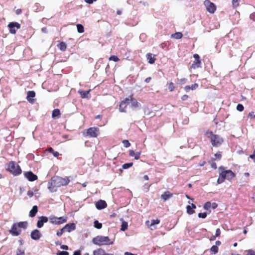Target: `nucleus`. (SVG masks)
<instances>
[{"label":"nucleus","mask_w":255,"mask_h":255,"mask_svg":"<svg viewBox=\"0 0 255 255\" xmlns=\"http://www.w3.org/2000/svg\"><path fill=\"white\" fill-rule=\"evenodd\" d=\"M206 135L210 139L211 142L213 146L218 147L224 141L223 138L220 135L214 134L212 131H207L206 132Z\"/></svg>","instance_id":"obj_1"},{"label":"nucleus","mask_w":255,"mask_h":255,"mask_svg":"<svg viewBox=\"0 0 255 255\" xmlns=\"http://www.w3.org/2000/svg\"><path fill=\"white\" fill-rule=\"evenodd\" d=\"M236 176V174L231 170H222L219 174V177L217 180L218 184L222 183L225 179L231 181Z\"/></svg>","instance_id":"obj_2"},{"label":"nucleus","mask_w":255,"mask_h":255,"mask_svg":"<svg viewBox=\"0 0 255 255\" xmlns=\"http://www.w3.org/2000/svg\"><path fill=\"white\" fill-rule=\"evenodd\" d=\"M110 242V239L108 237L98 236L94 238L92 240L93 244L98 246H102L104 245H112L113 242Z\"/></svg>","instance_id":"obj_3"},{"label":"nucleus","mask_w":255,"mask_h":255,"mask_svg":"<svg viewBox=\"0 0 255 255\" xmlns=\"http://www.w3.org/2000/svg\"><path fill=\"white\" fill-rule=\"evenodd\" d=\"M6 170L14 176L18 175L21 173L20 166L14 161H10L7 164Z\"/></svg>","instance_id":"obj_4"},{"label":"nucleus","mask_w":255,"mask_h":255,"mask_svg":"<svg viewBox=\"0 0 255 255\" xmlns=\"http://www.w3.org/2000/svg\"><path fill=\"white\" fill-rule=\"evenodd\" d=\"M49 220L52 224L54 225H61L65 223L67 221V216H62L60 217H57L54 216H50L49 217Z\"/></svg>","instance_id":"obj_5"},{"label":"nucleus","mask_w":255,"mask_h":255,"mask_svg":"<svg viewBox=\"0 0 255 255\" xmlns=\"http://www.w3.org/2000/svg\"><path fill=\"white\" fill-rule=\"evenodd\" d=\"M52 179L53 181V184L55 186H57V187L66 185L70 181L68 178H64L60 177H54Z\"/></svg>","instance_id":"obj_6"},{"label":"nucleus","mask_w":255,"mask_h":255,"mask_svg":"<svg viewBox=\"0 0 255 255\" xmlns=\"http://www.w3.org/2000/svg\"><path fill=\"white\" fill-rule=\"evenodd\" d=\"M204 4L207 10L209 12L211 13H214L216 9V6L213 2H211L209 0H205L204 2Z\"/></svg>","instance_id":"obj_7"},{"label":"nucleus","mask_w":255,"mask_h":255,"mask_svg":"<svg viewBox=\"0 0 255 255\" xmlns=\"http://www.w3.org/2000/svg\"><path fill=\"white\" fill-rule=\"evenodd\" d=\"M8 27L9 28L10 33L15 34L16 30L20 28V25L18 22H11L8 24Z\"/></svg>","instance_id":"obj_8"},{"label":"nucleus","mask_w":255,"mask_h":255,"mask_svg":"<svg viewBox=\"0 0 255 255\" xmlns=\"http://www.w3.org/2000/svg\"><path fill=\"white\" fill-rule=\"evenodd\" d=\"M99 133V129L97 128H90L87 130V135L91 137H96Z\"/></svg>","instance_id":"obj_9"},{"label":"nucleus","mask_w":255,"mask_h":255,"mask_svg":"<svg viewBox=\"0 0 255 255\" xmlns=\"http://www.w3.org/2000/svg\"><path fill=\"white\" fill-rule=\"evenodd\" d=\"M9 233L13 236H18L21 232V230L17 225V224L14 223L11 227V228L9 231Z\"/></svg>","instance_id":"obj_10"},{"label":"nucleus","mask_w":255,"mask_h":255,"mask_svg":"<svg viewBox=\"0 0 255 255\" xmlns=\"http://www.w3.org/2000/svg\"><path fill=\"white\" fill-rule=\"evenodd\" d=\"M129 98L128 97L121 102L119 107V110L121 112H126V108L127 106L129 104Z\"/></svg>","instance_id":"obj_11"},{"label":"nucleus","mask_w":255,"mask_h":255,"mask_svg":"<svg viewBox=\"0 0 255 255\" xmlns=\"http://www.w3.org/2000/svg\"><path fill=\"white\" fill-rule=\"evenodd\" d=\"M160 223L159 219L151 220V221H147L145 222L146 225L151 230H155L156 228L155 225H157Z\"/></svg>","instance_id":"obj_12"},{"label":"nucleus","mask_w":255,"mask_h":255,"mask_svg":"<svg viewBox=\"0 0 255 255\" xmlns=\"http://www.w3.org/2000/svg\"><path fill=\"white\" fill-rule=\"evenodd\" d=\"M42 235L40 231L37 229L32 231L30 234V237L34 240H38L41 237Z\"/></svg>","instance_id":"obj_13"},{"label":"nucleus","mask_w":255,"mask_h":255,"mask_svg":"<svg viewBox=\"0 0 255 255\" xmlns=\"http://www.w3.org/2000/svg\"><path fill=\"white\" fill-rule=\"evenodd\" d=\"M24 175V176L30 181H34L37 179V176L31 171L25 172Z\"/></svg>","instance_id":"obj_14"},{"label":"nucleus","mask_w":255,"mask_h":255,"mask_svg":"<svg viewBox=\"0 0 255 255\" xmlns=\"http://www.w3.org/2000/svg\"><path fill=\"white\" fill-rule=\"evenodd\" d=\"M47 217L41 216L39 218V220L37 221V227L38 228H41L43 226L44 223H47L48 221Z\"/></svg>","instance_id":"obj_15"},{"label":"nucleus","mask_w":255,"mask_h":255,"mask_svg":"<svg viewBox=\"0 0 255 255\" xmlns=\"http://www.w3.org/2000/svg\"><path fill=\"white\" fill-rule=\"evenodd\" d=\"M172 193L168 191H166L161 195L160 197L164 201H166L172 197Z\"/></svg>","instance_id":"obj_16"},{"label":"nucleus","mask_w":255,"mask_h":255,"mask_svg":"<svg viewBox=\"0 0 255 255\" xmlns=\"http://www.w3.org/2000/svg\"><path fill=\"white\" fill-rule=\"evenodd\" d=\"M35 96V93L33 91H29L27 93V100L30 103H33L34 100L33 99Z\"/></svg>","instance_id":"obj_17"},{"label":"nucleus","mask_w":255,"mask_h":255,"mask_svg":"<svg viewBox=\"0 0 255 255\" xmlns=\"http://www.w3.org/2000/svg\"><path fill=\"white\" fill-rule=\"evenodd\" d=\"M107 205L106 202L104 201L100 200L96 203V207L99 210H102L105 208Z\"/></svg>","instance_id":"obj_18"},{"label":"nucleus","mask_w":255,"mask_h":255,"mask_svg":"<svg viewBox=\"0 0 255 255\" xmlns=\"http://www.w3.org/2000/svg\"><path fill=\"white\" fill-rule=\"evenodd\" d=\"M63 228L65 231L69 233L75 230L76 226L74 223L67 224Z\"/></svg>","instance_id":"obj_19"},{"label":"nucleus","mask_w":255,"mask_h":255,"mask_svg":"<svg viewBox=\"0 0 255 255\" xmlns=\"http://www.w3.org/2000/svg\"><path fill=\"white\" fill-rule=\"evenodd\" d=\"M129 98V103H131V107L132 108H136L140 106V104L136 101V99L132 98V96L128 97Z\"/></svg>","instance_id":"obj_20"},{"label":"nucleus","mask_w":255,"mask_h":255,"mask_svg":"<svg viewBox=\"0 0 255 255\" xmlns=\"http://www.w3.org/2000/svg\"><path fill=\"white\" fill-rule=\"evenodd\" d=\"M196 208V206L191 203V205H188L186 207V211L189 215H192L195 213L194 209Z\"/></svg>","instance_id":"obj_21"},{"label":"nucleus","mask_w":255,"mask_h":255,"mask_svg":"<svg viewBox=\"0 0 255 255\" xmlns=\"http://www.w3.org/2000/svg\"><path fill=\"white\" fill-rule=\"evenodd\" d=\"M57 186H55L53 184V181L52 179L51 182H48V189L50 192H54L57 191Z\"/></svg>","instance_id":"obj_22"},{"label":"nucleus","mask_w":255,"mask_h":255,"mask_svg":"<svg viewBox=\"0 0 255 255\" xmlns=\"http://www.w3.org/2000/svg\"><path fill=\"white\" fill-rule=\"evenodd\" d=\"M198 87V85L196 83H195L191 86H186L184 87V90L186 92H188L190 90H194L197 89Z\"/></svg>","instance_id":"obj_23"},{"label":"nucleus","mask_w":255,"mask_h":255,"mask_svg":"<svg viewBox=\"0 0 255 255\" xmlns=\"http://www.w3.org/2000/svg\"><path fill=\"white\" fill-rule=\"evenodd\" d=\"M38 212L37 206L35 205L33 206L32 209L30 211L29 216L30 217H34Z\"/></svg>","instance_id":"obj_24"},{"label":"nucleus","mask_w":255,"mask_h":255,"mask_svg":"<svg viewBox=\"0 0 255 255\" xmlns=\"http://www.w3.org/2000/svg\"><path fill=\"white\" fill-rule=\"evenodd\" d=\"M146 57L148 60L149 63L153 64L155 62V58H154V55L153 56L151 53H147Z\"/></svg>","instance_id":"obj_25"},{"label":"nucleus","mask_w":255,"mask_h":255,"mask_svg":"<svg viewBox=\"0 0 255 255\" xmlns=\"http://www.w3.org/2000/svg\"><path fill=\"white\" fill-rule=\"evenodd\" d=\"M53 118H59L60 117V112L59 109H55L53 111L52 114Z\"/></svg>","instance_id":"obj_26"},{"label":"nucleus","mask_w":255,"mask_h":255,"mask_svg":"<svg viewBox=\"0 0 255 255\" xmlns=\"http://www.w3.org/2000/svg\"><path fill=\"white\" fill-rule=\"evenodd\" d=\"M183 34L181 32H177L174 34H172L171 36L172 38H175L176 39H179L182 37Z\"/></svg>","instance_id":"obj_27"},{"label":"nucleus","mask_w":255,"mask_h":255,"mask_svg":"<svg viewBox=\"0 0 255 255\" xmlns=\"http://www.w3.org/2000/svg\"><path fill=\"white\" fill-rule=\"evenodd\" d=\"M201 66V61L200 60H195L194 62L192 63L191 65V68L193 69H196L197 68H199Z\"/></svg>","instance_id":"obj_28"},{"label":"nucleus","mask_w":255,"mask_h":255,"mask_svg":"<svg viewBox=\"0 0 255 255\" xmlns=\"http://www.w3.org/2000/svg\"><path fill=\"white\" fill-rule=\"evenodd\" d=\"M105 251L102 249H99L98 250L93 251L94 255H104Z\"/></svg>","instance_id":"obj_29"},{"label":"nucleus","mask_w":255,"mask_h":255,"mask_svg":"<svg viewBox=\"0 0 255 255\" xmlns=\"http://www.w3.org/2000/svg\"><path fill=\"white\" fill-rule=\"evenodd\" d=\"M90 90L88 91H79L78 92L82 98H88V95Z\"/></svg>","instance_id":"obj_30"},{"label":"nucleus","mask_w":255,"mask_h":255,"mask_svg":"<svg viewBox=\"0 0 255 255\" xmlns=\"http://www.w3.org/2000/svg\"><path fill=\"white\" fill-rule=\"evenodd\" d=\"M18 227L20 228L26 229L27 226V222H20L16 223Z\"/></svg>","instance_id":"obj_31"},{"label":"nucleus","mask_w":255,"mask_h":255,"mask_svg":"<svg viewBox=\"0 0 255 255\" xmlns=\"http://www.w3.org/2000/svg\"><path fill=\"white\" fill-rule=\"evenodd\" d=\"M58 48L61 50V51H64L66 49V44H65V43L63 42H60L58 45Z\"/></svg>","instance_id":"obj_32"},{"label":"nucleus","mask_w":255,"mask_h":255,"mask_svg":"<svg viewBox=\"0 0 255 255\" xmlns=\"http://www.w3.org/2000/svg\"><path fill=\"white\" fill-rule=\"evenodd\" d=\"M47 151L51 152L53 155V156L54 157H57L59 155V152L57 151H54V150L53 149V148L52 147L48 148L47 149Z\"/></svg>","instance_id":"obj_33"},{"label":"nucleus","mask_w":255,"mask_h":255,"mask_svg":"<svg viewBox=\"0 0 255 255\" xmlns=\"http://www.w3.org/2000/svg\"><path fill=\"white\" fill-rule=\"evenodd\" d=\"M215 159L214 157H212L209 162L210 163L211 167L213 168L216 169L217 168V167L216 164L215 162Z\"/></svg>","instance_id":"obj_34"},{"label":"nucleus","mask_w":255,"mask_h":255,"mask_svg":"<svg viewBox=\"0 0 255 255\" xmlns=\"http://www.w3.org/2000/svg\"><path fill=\"white\" fill-rule=\"evenodd\" d=\"M94 226L95 228H97L98 229H100L102 227V223H99L98 222V221L95 220L94 222Z\"/></svg>","instance_id":"obj_35"},{"label":"nucleus","mask_w":255,"mask_h":255,"mask_svg":"<svg viewBox=\"0 0 255 255\" xmlns=\"http://www.w3.org/2000/svg\"><path fill=\"white\" fill-rule=\"evenodd\" d=\"M128 227V224L127 222L123 221L122 222V225H121V230L123 231H126Z\"/></svg>","instance_id":"obj_36"},{"label":"nucleus","mask_w":255,"mask_h":255,"mask_svg":"<svg viewBox=\"0 0 255 255\" xmlns=\"http://www.w3.org/2000/svg\"><path fill=\"white\" fill-rule=\"evenodd\" d=\"M210 252L213 254H216L218 252V247L217 246H213L210 249Z\"/></svg>","instance_id":"obj_37"},{"label":"nucleus","mask_w":255,"mask_h":255,"mask_svg":"<svg viewBox=\"0 0 255 255\" xmlns=\"http://www.w3.org/2000/svg\"><path fill=\"white\" fill-rule=\"evenodd\" d=\"M77 28V30L79 33H83L84 31V26L80 24H78L76 25Z\"/></svg>","instance_id":"obj_38"},{"label":"nucleus","mask_w":255,"mask_h":255,"mask_svg":"<svg viewBox=\"0 0 255 255\" xmlns=\"http://www.w3.org/2000/svg\"><path fill=\"white\" fill-rule=\"evenodd\" d=\"M109 60L113 61L115 62H118L119 61V58L116 55H112L109 58Z\"/></svg>","instance_id":"obj_39"},{"label":"nucleus","mask_w":255,"mask_h":255,"mask_svg":"<svg viewBox=\"0 0 255 255\" xmlns=\"http://www.w3.org/2000/svg\"><path fill=\"white\" fill-rule=\"evenodd\" d=\"M133 165L132 162H129L128 163H125L123 165L122 167L123 169H128L130 167H131Z\"/></svg>","instance_id":"obj_40"},{"label":"nucleus","mask_w":255,"mask_h":255,"mask_svg":"<svg viewBox=\"0 0 255 255\" xmlns=\"http://www.w3.org/2000/svg\"><path fill=\"white\" fill-rule=\"evenodd\" d=\"M222 157V154L221 152H218L214 155V158L216 160H220Z\"/></svg>","instance_id":"obj_41"},{"label":"nucleus","mask_w":255,"mask_h":255,"mask_svg":"<svg viewBox=\"0 0 255 255\" xmlns=\"http://www.w3.org/2000/svg\"><path fill=\"white\" fill-rule=\"evenodd\" d=\"M211 207V203L210 202H207L204 205V209L208 210Z\"/></svg>","instance_id":"obj_42"},{"label":"nucleus","mask_w":255,"mask_h":255,"mask_svg":"<svg viewBox=\"0 0 255 255\" xmlns=\"http://www.w3.org/2000/svg\"><path fill=\"white\" fill-rule=\"evenodd\" d=\"M65 232L64 228L61 229L59 231H58L56 233V235L58 237H60L62 235L63 233Z\"/></svg>","instance_id":"obj_43"},{"label":"nucleus","mask_w":255,"mask_h":255,"mask_svg":"<svg viewBox=\"0 0 255 255\" xmlns=\"http://www.w3.org/2000/svg\"><path fill=\"white\" fill-rule=\"evenodd\" d=\"M16 255H25L24 251L21 249H17Z\"/></svg>","instance_id":"obj_44"},{"label":"nucleus","mask_w":255,"mask_h":255,"mask_svg":"<svg viewBox=\"0 0 255 255\" xmlns=\"http://www.w3.org/2000/svg\"><path fill=\"white\" fill-rule=\"evenodd\" d=\"M174 89L175 87L174 86L173 83L172 82H170L169 84L168 89L170 91L172 92L174 90Z\"/></svg>","instance_id":"obj_45"},{"label":"nucleus","mask_w":255,"mask_h":255,"mask_svg":"<svg viewBox=\"0 0 255 255\" xmlns=\"http://www.w3.org/2000/svg\"><path fill=\"white\" fill-rule=\"evenodd\" d=\"M237 110L240 112H242L244 110V106L240 104H239L237 106Z\"/></svg>","instance_id":"obj_46"},{"label":"nucleus","mask_w":255,"mask_h":255,"mask_svg":"<svg viewBox=\"0 0 255 255\" xmlns=\"http://www.w3.org/2000/svg\"><path fill=\"white\" fill-rule=\"evenodd\" d=\"M123 143L124 144V146L126 147H128L130 145L129 142L128 140H123Z\"/></svg>","instance_id":"obj_47"},{"label":"nucleus","mask_w":255,"mask_h":255,"mask_svg":"<svg viewBox=\"0 0 255 255\" xmlns=\"http://www.w3.org/2000/svg\"><path fill=\"white\" fill-rule=\"evenodd\" d=\"M198 216L199 218L204 219L207 216V213L206 212L200 213L198 214Z\"/></svg>","instance_id":"obj_48"},{"label":"nucleus","mask_w":255,"mask_h":255,"mask_svg":"<svg viewBox=\"0 0 255 255\" xmlns=\"http://www.w3.org/2000/svg\"><path fill=\"white\" fill-rule=\"evenodd\" d=\"M187 80L186 78H182L178 80V83L180 84H184L187 82Z\"/></svg>","instance_id":"obj_49"},{"label":"nucleus","mask_w":255,"mask_h":255,"mask_svg":"<svg viewBox=\"0 0 255 255\" xmlns=\"http://www.w3.org/2000/svg\"><path fill=\"white\" fill-rule=\"evenodd\" d=\"M247 252L246 255H255V252L252 250H249L247 251Z\"/></svg>","instance_id":"obj_50"},{"label":"nucleus","mask_w":255,"mask_h":255,"mask_svg":"<svg viewBox=\"0 0 255 255\" xmlns=\"http://www.w3.org/2000/svg\"><path fill=\"white\" fill-rule=\"evenodd\" d=\"M240 0H232V4L234 7H237L239 5V1Z\"/></svg>","instance_id":"obj_51"},{"label":"nucleus","mask_w":255,"mask_h":255,"mask_svg":"<svg viewBox=\"0 0 255 255\" xmlns=\"http://www.w3.org/2000/svg\"><path fill=\"white\" fill-rule=\"evenodd\" d=\"M140 153H141V152L140 151V152H138L137 153L135 154V155H134V159L136 160L138 159L140 157Z\"/></svg>","instance_id":"obj_52"},{"label":"nucleus","mask_w":255,"mask_h":255,"mask_svg":"<svg viewBox=\"0 0 255 255\" xmlns=\"http://www.w3.org/2000/svg\"><path fill=\"white\" fill-rule=\"evenodd\" d=\"M27 194L29 197H32L34 195V192L31 190H29L28 191Z\"/></svg>","instance_id":"obj_53"},{"label":"nucleus","mask_w":255,"mask_h":255,"mask_svg":"<svg viewBox=\"0 0 255 255\" xmlns=\"http://www.w3.org/2000/svg\"><path fill=\"white\" fill-rule=\"evenodd\" d=\"M69 255V253L66 251H61V252H60L58 254V255Z\"/></svg>","instance_id":"obj_54"},{"label":"nucleus","mask_w":255,"mask_h":255,"mask_svg":"<svg viewBox=\"0 0 255 255\" xmlns=\"http://www.w3.org/2000/svg\"><path fill=\"white\" fill-rule=\"evenodd\" d=\"M221 234V231H220V229H217L216 231V235L215 236H216V237H219Z\"/></svg>","instance_id":"obj_55"},{"label":"nucleus","mask_w":255,"mask_h":255,"mask_svg":"<svg viewBox=\"0 0 255 255\" xmlns=\"http://www.w3.org/2000/svg\"><path fill=\"white\" fill-rule=\"evenodd\" d=\"M248 116L250 117L251 118H255V115L254 114V112H251L249 113Z\"/></svg>","instance_id":"obj_56"},{"label":"nucleus","mask_w":255,"mask_h":255,"mask_svg":"<svg viewBox=\"0 0 255 255\" xmlns=\"http://www.w3.org/2000/svg\"><path fill=\"white\" fill-rule=\"evenodd\" d=\"M250 17L251 19L255 21V12H253L250 14Z\"/></svg>","instance_id":"obj_57"},{"label":"nucleus","mask_w":255,"mask_h":255,"mask_svg":"<svg viewBox=\"0 0 255 255\" xmlns=\"http://www.w3.org/2000/svg\"><path fill=\"white\" fill-rule=\"evenodd\" d=\"M193 57L195 58V60L196 61L200 60V57H199V55L197 54H194Z\"/></svg>","instance_id":"obj_58"},{"label":"nucleus","mask_w":255,"mask_h":255,"mask_svg":"<svg viewBox=\"0 0 255 255\" xmlns=\"http://www.w3.org/2000/svg\"><path fill=\"white\" fill-rule=\"evenodd\" d=\"M129 155L130 156H134L135 155L134 151L132 150H130L129 151Z\"/></svg>","instance_id":"obj_59"},{"label":"nucleus","mask_w":255,"mask_h":255,"mask_svg":"<svg viewBox=\"0 0 255 255\" xmlns=\"http://www.w3.org/2000/svg\"><path fill=\"white\" fill-rule=\"evenodd\" d=\"M97 0H85V2L89 4L92 3L94 1H96Z\"/></svg>","instance_id":"obj_60"},{"label":"nucleus","mask_w":255,"mask_h":255,"mask_svg":"<svg viewBox=\"0 0 255 255\" xmlns=\"http://www.w3.org/2000/svg\"><path fill=\"white\" fill-rule=\"evenodd\" d=\"M188 98V96L187 95H184L182 98H181V99L183 100V101H185Z\"/></svg>","instance_id":"obj_61"},{"label":"nucleus","mask_w":255,"mask_h":255,"mask_svg":"<svg viewBox=\"0 0 255 255\" xmlns=\"http://www.w3.org/2000/svg\"><path fill=\"white\" fill-rule=\"evenodd\" d=\"M61 249L63 250H67L68 249V247L66 245H62L61 246Z\"/></svg>","instance_id":"obj_62"},{"label":"nucleus","mask_w":255,"mask_h":255,"mask_svg":"<svg viewBox=\"0 0 255 255\" xmlns=\"http://www.w3.org/2000/svg\"><path fill=\"white\" fill-rule=\"evenodd\" d=\"M73 255H81L80 251H76L74 252Z\"/></svg>","instance_id":"obj_63"},{"label":"nucleus","mask_w":255,"mask_h":255,"mask_svg":"<svg viewBox=\"0 0 255 255\" xmlns=\"http://www.w3.org/2000/svg\"><path fill=\"white\" fill-rule=\"evenodd\" d=\"M124 255H135V254H132L131 253H129V252H126L124 253Z\"/></svg>","instance_id":"obj_64"}]
</instances>
